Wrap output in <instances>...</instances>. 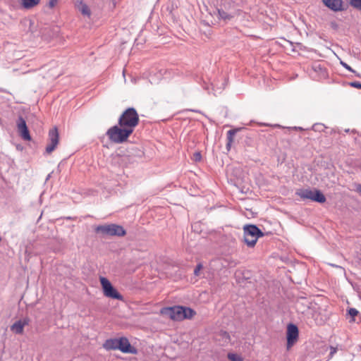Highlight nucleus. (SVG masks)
I'll list each match as a JSON object with an SVG mask.
<instances>
[{"mask_svg":"<svg viewBox=\"0 0 361 361\" xmlns=\"http://www.w3.org/2000/svg\"><path fill=\"white\" fill-rule=\"evenodd\" d=\"M203 269V265L202 263H199L194 269V275L195 276H200L201 270Z\"/></svg>","mask_w":361,"mask_h":361,"instance_id":"nucleus-24","label":"nucleus"},{"mask_svg":"<svg viewBox=\"0 0 361 361\" xmlns=\"http://www.w3.org/2000/svg\"><path fill=\"white\" fill-rule=\"evenodd\" d=\"M202 159V155L200 152H195L193 154V159L195 161H200Z\"/></svg>","mask_w":361,"mask_h":361,"instance_id":"nucleus-28","label":"nucleus"},{"mask_svg":"<svg viewBox=\"0 0 361 361\" xmlns=\"http://www.w3.org/2000/svg\"><path fill=\"white\" fill-rule=\"evenodd\" d=\"M309 314H312V317L314 319L316 325H319V326L323 325L327 319L326 317L322 316L319 312H317L313 309H312V310L310 311V312Z\"/></svg>","mask_w":361,"mask_h":361,"instance_id":"nucleus-15","label":"nucleus"},{"mask_svg":"<svg viewBox=\"0 0 361 361\" xmlns=\"http://www.w3.org/2000/svg\"><path fill=\"white\" fill-rule=\"evenodd\" d=\"M336 351H337L336 348H334L333 346L330 347V353H329L330 358H331L334 356V355L336 353Z\"/></svg>","mask_w":361,"mask_h":361,"instance_id":"nucleus-30","label":"nucleus"},{"mask_svg":"<svg viewBox=\"0 0 361 361\" xmlns=\"http://www.w3.org/2000/svg\"><path fill=\"white\" fill-rule=\"evenodd\" d=\"M240 128L231 129L227 132V144L226 148L229 150L232 142H233L234 136Z\"/></svg>","mask_w":361,"mask_h":361,"instance_id":"nucleus-17","label":"nucleus"},{"mask_svg":"<svg viewBox=\"0 0 361 361\" xmlns=\"http://www.w3.org/2000/svg\"><path fill=\"white\" fill-rule=\"evenodd\" d=\"M349 85H350V86H351L353 87L361 89V83L359 82H357V81L351 82L349 83Z\"/></svg>","mask_w":361,"mask_h":361,"instance_id":"nucleus-27","label":"nucleus"},{"mask_svg":"<svg viewBox=\"0 0 361 361\" xmlns=\"http://www.w3.org/2000/svg\"><path fill=\"white\" fill-rule=\"evenodd\" d=\"M118 350H121L124 353L136 354L137 349L132 346L128 339L126 337H121L118 338Z\"/></svg>","mask_w":361,"mask_h":361,"instance_id":"nucleus-10","label":"nucleus"},{"mask_svg":"<svg viewBox=\"0 0 361 361\" xmlns=\"http://www.w3.org/2000/svg\"><path fill=\"white\" fill-rule=\"evenodd\" d=\"M78 9L81 12V13L84 16H90L91 13L89 7L87 4H84L82 1L77 4Z\"/></svg>","mask_w":361,"mask_h":361,"instance_id":"nucleus-19","label":"nucleus"},{"mask_svg":"<svg viewBox=\"0 0 361 361\" xmlns=\"http://www.w3.org/2000/svg\"><path fill=\"white\" fill-rule=\"evenodd\" d=\"M323 4L334 11H338L343 10V1L342 0H322Z\"/></svg>","mask_w":361,"mask_h":361,"instance_id":"nucleus-14","label":"nucleus"},{"mask_svg":"<svg viewBox=\"0 0 361 361\" xmlns=\"http://www.w3.org/2000/svg\"><path fill=\"white\" fill-rule=\"evenodd\" d=\"M354 73L355 74V75H356L357 77L361 78V75H360V73H357L356 71H355V73Z\"/></svg>","mask_w":361,"mask_h":361,"instance_id":"nucleus-32","label":"nucleus"},{"mask_svg":"<svg viewBox=\"0 0 361 361\" xmlns=\"http://www.w3.org/2000/svg\"><path fill=\"white\" fill-rule=\"evenodd\" d=\"M100 282L102 286L104 294L106 297L117 300L123 299V296L117 292V290L112 286L111 283L107 279L101 277Z\"/></svg>","mask_w":361,"mask_h":361,"instance_id":"nucleus-7","label":"nucleus"},{"mask_svg":"<svg viewBox=\"0 0 361 361\" xmlns=\"http://www.w3.org/2000/svg\"><path fill=\"white\" fill-rule=\"evenodd\" d=\"M59 134L56 127L51 128L49 132V144L46 147V152L51 153L59 144Z\"/></svg>","mask_w":361,"mask_h":361,"instance_id":"nucleus-8","label":"nucleus"},{"mask_svg":"<svg viewBox=\"0 0 361 361\" xmlns=\"http://www.w3.org/2000/svg\"><path fill=\"white\" fill-rule=\"evenodd\" d=\"M340 63L342 65L343 67H344L345 69H347L348 71H350V72H353V73H355V71L353 70L350 66H348L346 63L341 61Z\"/></svg>","mask_w":361,"mask_h":361,"instance_id":"nucleus-26","label":"nucleus"},{"mask_svg":"<svg viewBox=\"0 0 361 361\" xmlns=\"http://www.w3.org/2000/svg\"><path fill=\"white\" fill-rule=\"evenodd\" d=\"M118 338L108 339L103 346L107 350H118Z\"/></svg>","mask_w":361,"mask_h":361,"instance_id":"nucleus-16","label":"nucleus"},{"mask_svg":"<svg viewBox=\"0 0 361 361\" xmlns=\"http://www.w3.org/2000/svg\"><path fill=\"white\" fill-rule=\"evenodd\" d=\"M183 319H191L195 314V312L190 308L183 307Z\"/></svg>","mask_w":361,"mask_h":361,"instance_id":"nucleus-21","label":"nucleus"},{"mask_svg":"<svg viewBox=\"0 0 361 361\" xmlns=\"http://www.w3.org/2000/svg\"><path fill=\"white\" fill-rule=\"evenodd\" d=\"M310 302L306 298L298 299L295 302V308L298 312L301 314H309L312 310Z\"/></svg>","mask_w":361,"mask_h":361,"instance_id":"nucleus-12","label":"nucleus"},{"mask_svg":"<svg viewBox=\"0 0 361 361\" xmlns=\"http://www.w3.org/2000/svg\"><path fill=\"white\" fill-rule=\"evenodd\" d=\"M349 3L353 8L361 11V0H350Z\"/></svg>","mask_w":361,"mask_h":361,"instance_id":"nucleus-23","label":"nucleus"},{"mask_svg":"<svg viewBox=\"0 0 361 361\" xmlns=\"http://www.w3.org/2000/svg\"><path fill=\"white\" fill-rule=\"evenodd\" d=\"M58 0H49L48 3V6L50 8H53L57 4Z\"/></svg>","mask_w":361,"mask_h":361,"instance_id":"nucleus-29","label":"nucleus"},{"mask_svg":"<svg viewBox=\"0 0 361 361\" xmlns=\"http://www.w3.org/2000/svg\"><path fill=\"white\" fill-rule=\"evenodd\" d=\"M263 235V232L255 225L249 224L243 227L244 242L248 247H254L258 238Z\"/></svg>","mask_w":361,"mask_h":361,"instance_id":"nucleus-3","label":"nucleus"},{"mask_svg":"<svg viewBox=\"0 0 361 361\" xmlns=\"http://www.w3.org/2000/svg\"><path fill=\"white\" fill-rule=\"evenodd\" d=\"M348 314L352 318V321H354V317L357 316L359 313V312L355 308H350L348 310Z\"/></svg>","mask_w":361,"mask_h":361,"instance_id":"nucleus-25","label":"nucleus"},{"mask_svg":"<svg viewBox=\"0 0 361 361\" xmlns=\"http://www.w3.org/2000/svg\"><path fill=\"white\" fill-rule=\"evenodd\" d=\"M298 329L297 326L290 324L287 327V348H290L298 340Z\"/></svg>","mask_w":361,"mask_h":361,"instance_id":"nucleus-9","label":"nucleus"},{"mask_svg":"<svg viewBox=\"0 0 361 361\" xmlns=\"http://www.w3.org/2000/svg\"><path fill=\"white\" fill-rule=\"evenodd\" d=\"M217 14L219 18L223 19L224 20H231L233 16L228 13L222 9H217Z\"/></svg>","mask_w":361,"mask_h":361,"instance_id":"nucleus-20","label":"nucleus"},{"mask_svg":"<svg viewBox=\"0 0 361 361\" xmlns=\"http://www.w3.org/2000/svg\"><path fill=\"white\" fill-rule=\"evenodd\" d=\"M95 232L103 236H118L122 237L126 234L124 228L115 224L99 225L95 228Z\"/></svg>","mask_w":361,"mask_h":361,"instance_id":"nucleus-4","label":"nucleus"},{"mask_svg":"<svg viewBox=\"0 0 361 361\" xmlns=\"http://www.w3.org/2000/svg\"><path fill=\"white\" fill-rule=\"evenodd\" d=\"M228 358L231 361H243V358L240 355L235 353H228Z\"/></svg>","mask_w":361,"mask_h":361,"instance_id":"nucleus-22","label":"nucleus"},{"mask_svg":"<svg viewBox=\"0 0 361 361\" xmlns=\"http://www.w3.org/2000/svg\"><path fill=\"white\" fill-rule=\"evenodd\" d=\"M183 307L174 306L161 308L160 314L164 317H169L173 320H183Z\"/></svg>","mask_w":361,"mask_h":361,"instance_id":"nucleus-6","label":"nucleus"},{"mask_svg":"<svg viewBox=\"0 0 361 361\" xmlns=\"http://www.w3.org/2000/svg\"><path fill=\"white\" fill-rule=\"evenodd\" d=\"M138 123L139 116L134 108L127 109L118 119L119 126L121 127H126L128 130L131 129L133 130Z\"/></svg>","mask_w":361,"mask_h":361,"instance_id":"nucleus-2","label":"nucleus"},{"mask_svg":"<svg viewBox=\"0 0 361 361\" xmlns=\"http://www.w3.org/2000/svg\"><path fill=\"white\" fill-rule=\"evenodd\" d=\"M296 195L302 200L308 199L319 203L326 202V197L324 194L317 189L313 190L308 188L300 189L296 191Z\"/></svg>","mask_w":361,"mask_h":361,"instance_id":"nucleus-5","label":"nucleus"},{"mask_svg":"<svg viewBox=\"0 0 361 361\" xmlns=\"http://www.w3.org/2000/svg\"><path fill=\"white\" fill-rule=\"evenodd\" d=\"M356 191L359 193H361V184L357 185Z\"/></svg>","mask_w":361,"mask_h":361,"instance_id":"nucleus-31","label":"nucleus"},{"mask_svg":"<svg viewBox=\"0 0 361 361\" xmlns=\"http://www.w3.org/2000/svg\"><path fill=\"white\" fill-rule=\"evenodd\" d=\"M30 319L27 317L16 322L11 326V330L17 334H21L23 332L25 326L29 324Z\"/></svg>","mask_w":361,"mask_h":361,"instance_id":"nucleus-13","label":"nucleus"},{"mask_svg":"<svg viewBox=\"0 0 361 361\" xmlns=\"http://www.w3.org/2000/svg\"><path fill=\"white\" fill-rule=\"evenodd\" d=\"M40 0H21V5L25 9H30L38 5Z\"/></svg>","mask_w":361,"mask_h":361,"instance_id":"nucleus-18","label":"nucleus"},{"mask_svg":"<svg viewBox=\"0 0 361 361\" xmlns=\"http://www.w3.org/2000/svg\"><path fill=\"white\" fill-rule=\"evenodd\" d=\"M17 128L20 135L23 140L27 141L31 140L26 122L22 116H20L17 120Z\"/></svg>","mask_w":361,"mask_h":361,"instance_id":"nucleus-11","label":"nucleus"},{"mask_svg":"<svg viewBox=\"0 0 361 361\" xmlns=\"http://www.w3.org/2000/svg\"><path fill=\"white\" fill-rule=\"evenodd\" d=\"M132 133L133 130L131 129L128 130L126 127L120 128L114 126L107 130L106 135L111 142L118 144L126 142Z\"/></svg>","mask_w":361,"mask_h":361,"instance_id":"nucleus-1","label":"nucleus"}]
</instances>
